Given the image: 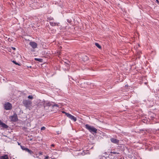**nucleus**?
Wrapping results in <instances>:
<instances>
[{
  "label": "nucleus",
  "instance_id": "obj_8",
  "mask_svg": "<svg viewBox=\"0 0 159 159\" xmlns=\"http://www.w3.org/2000/svg\"><path fill=\"white\" fill-rule=\"evenodd\" d=\"M30 45L33 48H37V44L35 42H30L29 43Z\"/></svg>",
  "mask_w": 159,
  "mask_h": 159
},
{
  "label": "nucleus",
  "instance_id": "obj_20",
  "mask_svg": "<svg viewBox=\"0 0 159 159\" xmlns=\"http://www.w3.org/2000/svg\"><path fill=\"white\" fill-rule=\"evenodd\" d=\"M111 153H112L113 154H119V153H117V152H111Z\"/></svg>",
  "mask_w": 159,
  "mask_h": 159
},
{
  "label": "nucleus",
  "instance_id": "obj_23",
  "mask_svg": "<svg viewBox=\"0 0 159 159\" xmlns=\"http://www.w3.org/2000/svg\"><path fill=\"white\" fill-rule=\"evenodd\" d=\"M49 158V157L48 156H47L45 157V159H48Z\"/></svg>",
  "mask_w": 159,
  "mask_h": 159
},
{
  "label": "nucleus",
  "instance_id": "obj_25",
  "mask_svg": "<svg viewBox=\"0 0 159 159\" xmlns=\"http://www.w3.org/2000/svg\"><path fill=\"white\" fill-rule=\"evenodd\" d=\"M63 112V113H64L65 114H66V113H66V112H65V111H63V112Z\"/></svg>",
  "mask_w": 159,
  "mask_h": 159
},
{
  "label": "nucleus",
  "instance_id": "obj_6",
  "mask_svg": "<svg viewBox=\"0 0 159 159\" xmlns=\"http://www.w3.org/2000/svg\"><path fill=\"white\" fill-rule=\"evenodd\" d=\"M11 121L14 122L18 120L17 115L16 113L14 114L13 116L11 117Z\"/></svg>",
  "mask_w": 159,
  "mask_h": 159
},
{
  "label": "nucleus",
  "instance_id": "obj_18",
  "mask_svg": "<svg viewBox=\"0 0 159 159\" xmlns=\"http://www.w3.org/2000/svg\"><path fill=\"white\" fill-rule=\"evenodd\" d=\"M28 98L30 99H32L33 98V97L32 96L29 95L28 96Z\"/></svg>",
  "mask_w": 159,
  "mask_h": 159
},
{
  "label": "nucleus",
  "instance_id": "obj_14",
  "mask_svg": "<svg viewBox=\"0 0 159 159\" xmlns=\"http://www.w3.org/2000/svg\"><path fill=\"white\" fill-rule=\"evenodd\" d=\"M95 44L99 48H101V46L98 43H95Z\"/></svg>",
  "mask_w": 159,
  "mask_h": 159
},
{
  "label": "nucleus",
  "instance_id": "obj_11",
  "mask_svg": "<svg viewBox=\"0 0 159 159\" xmlns=\"http://www.w3.org/2000/svg\"><path fill=\"white\" fill-rule=\"evenodd\" d=\"M0 126L5 128H7L8 127V126L7 125L3 123Z\"/></svg>",
  "mask_w": 159,
  "mask_h": 159
},
{
  "label": "nucleus",
  "instance_id": "obj_5",
  "mask_svg": "<svg viewBox=\"0 0 159 159\" xmlns=\"http://www.w3.org/2000/svg\"><path fill=\"white\" fill-rule=\"evenodd\" d=\"M21 148L23 150H25L26 152H28L30 154H31L33 153V151H31V150L29 149L28 148H25V147L24 146H20Z\"/></svg>",
  "mask_w": 159,
  "mask_h": 159
},
{
  "label": "nucleus",
  "instance_id": "obj_27",
  "mask_svg": "<svg viewBox=\"0 0 159 159\" xmlns=\"http://www.w3.org/2000/svg\"><path fill=\"white\" fill-rule=\"evenodd\" d=\"M156 0L157 2L159 3V1H158V0Z\"/></svg>",
  "mask_w": 159,
  "mask_h": 159
},
{
  "label": "nucleus",
  "instance_id": "obj_10",
  "mask_svg": "<svg viewBox=\"0 0 159 159\" xmlns=\"http://www.w3.org/2000/svg\"><path fill=\"white\" fill-rule=\"evenodd\" d=\"M8 156L7 154L1 156L0 157V159H8Z\"/></svg>",
  "mask_w": 159,
  "mask_h": 159
},
{
  "label": "nucleus",
  "instance_id": "obj_26",
  "mask_svg": "<svg viewBox=\"0 0 159 159\" xmlns=\"http://www.w3.org/2000/svg\"><path fill=\"white\" fill-rule=\"evenodd\" d=\"M51 146L52 147H54V145L53 144H52L51 145Z\"/></svg>",
  "mask_w": 159,
  "mask_h": 159
},
{
  "label": "nucleus",
  "instance_id": "obj_22",
  "mask_svg": "<svg viewBox=\"0 0 159 159\" xmlns=\"http://www.w3.org/2000/svg\"><path fill=\"white\" fill-rule=\"evenodd\" d=\"M42 152H40L39 153V155H42Z\"/></svg>",
  "mask_w": 159,
  "mask_h": 159
},
{
  "label": "nucleus",
  "instance_id": "obj_7",
  "mask_svg": "<svg viewBox=\"0 0 159 159\" xmlns=\"http://www.w3.org/2000/svg\"><path fill=\"white\" fill-rule=\"evenodd\" d=\"M52 102H50L48 101H46L44 102V107H50L51 106H52Z\"/></svg>",
  "mask_w": 159,
  "mask_h": 159
},
{
  "label": "nucleus",
  "instance_id": "obj_13",
  "mask_svg": "<svg viewBox=\"0 0 159 159\" xmlns=\"http://www.w3.org/2000/svg\"><path fill=\"white\" fill-rule=\"evenodd\" d=\"M88 57L87 56L85 55L83 57V60L84 61H86L88 60Z\"/></svg>",
  "mask_w": 159,
  "mask_h": 159
},
{
  "label": "nucleus",
  "instance_id": "obj_3",
  "mask_svg": "<svg viewBox=\"0 0 159 159\" xmlns=\"http://www.w3.org/2000/svg\"><path fill=\"white\" fill-rule=\"evenodd\" d=\"M12 105L9 102L6 103L4 105V107L5 109L6 110H9L12 108Z\"/></svg>",
  "mask_w": 159,
  "mask_h": 159
},
{
  "label": "nucleus",
  "instance_id": "obj_19",
  "mask_svg": "<svg viewBox=\"0 0 159 159\" xmlns=\"http://www.w3.org/2000/svg\"><path fill=\"white\" fill-rule=\"evenodd\" d=\"M46 129V128L45 127H41V130H45V129Z\"/></svg>",
  "mask_w": 159,
  "mask_h": 159
},
{
  "label": "nucleus",
  "instance_id": "obj_21",
  "mask_svg": "<svg viewBox=\"0 0 159 159\" xmlns=\"http://www.w3.org/2000/svg\"><path fill=\"white\" fill-rule=\"evenodd\" d=\"M2 123L3 122L1 121L0 120V126L2 125Z\"/></svg>",
  "mask_w": 159,
  "mask_h": 159
},
{
  "label": "nucleus",
  "instance_id": "obj_9",
  "mask_svg": "<svg viewBox=\"0 0 159 159\" xmlns=\"http://www.w3.org/2000/svg\"><path fill=\"white\" fill-rule=\"evenodd\" d=\"M111 141L112 143L116 144H118L119 142V140L114 138L111 139Z\"/></svg>",
  "mask_w": 159,
  "mask_h": 159
},
{
  "label": "nucleus",
  "instance_id": "obj_2",
  "mask_svg": "<svg viewBox=\"0 0 159 159\" xmlns=\"http://www.w3.org/2000/svg\"><path fill=\"white\" fill-rule=\"evenodd\" d=\"M23 103L25 106L26 108L30 107L32 104V102L29 100H24L23 101Z\"/></svg>",
  "mask_w": 159,
  "mask_h": 159
},
{
  "label": "nucleus",
  "instance_id": "obj_16",
  "mask_svg": "<svg viewBox=\"0 0 159 159\" xmlns=\"http://www.w3.org/2000/svg\"><path fill=\"white\" fill-rule=\"evenodd\" d=\"M59 107V106L58 104H55V103H54L53 104H52V107Z\"/></svg>",
  "mask_w": 159,
  "mask_h": 159
},
{
  "label": "nucleus",
  "instance_id": "obj_17",
  "mask_svg": "<svg viewBox=\"0 0 159 159\" xmlns=\"http://www.w3.org/2000/svg\"><path fill=\"white\" fill-rule=\"evenodd\" d=\"M12 61V62H13V63H14V64H15L16 65H20V64H19L18 63L16 62V61H14V60H13V61Z\"/></svg>",
  "mask_w": 159,
  "mask_h": 159
},
{
  "label": "nucleus",
  "instance_id": "obj_24",
  "mask_svg": "<svg viewBox=\"0 0 159 159\" xmlns=\"http://www.w3.org/2000/svg\"><path fill=\"white\" fill-rule=\"evenodd\" d=\"M11 48H12V49H13V50H16V48H15L11 47Z\"/></svg>",
  "mask_w": 159,
  "mask_h": 159
},
{
  "label": "nucleus",
  "instance_id": "obj_28",
  "mask_svg": "<svg viewBox=\"0 0 159 159\" xmlns=\"http://www.w3.org/2000/svg\"><path fill=\"white\" fill-rule=\"evenodd\" d=\"M18 145H20V143H19L18 142Z\"/></svg>",
  "mask_w": 159,
  "mask_h": 159
},
{
  "label": "nucleus",
  "instance_id": "obj_12",
  "mask_svg": "<svg viewBox=\"0 0 159 159\" xmlns=\"http://www.w3.org/2000/svg\"><path fill=\"white\" fill-rule=\"evenodd\" d=\"M50 25L52 26H55L56 25H58L55 22H50Z\"/></svg>",
  "mask_w": 159,
  "mask_h": 159
},
{
  "label": "nucleus",
  "instance_id": "obj_15",
  "mask_svg": "<svg viewBox=\"0 0 159 159\" xmlns=\"http://www.w3.org/2000/svg\"><path fill=\"white\" fill-rule=\"evenodd\" d=\"M34 60L36 61H38L39 62H42L43 61V59H42L40 58H35L34 59Z\"/></svg>",
  "mask_w": 159,
  "mask_h": 159
},
{
  "label": "nucleus",
  "instance_id": "obj_1",
  "mask_svg": "<svg viewBox=\"0 0 159 159\" xmlns=\"http://www.w3.org/2000/svg\"><path fill=\"white\" fill-rule=\"evenodd\" d=\"M85 126L86 128L88 129L89 130V131L90 132L92 133H97V129L93 126H90L88 124L86 125Z\"/></svg>",
  "mask_w": 159,
  "mask_h": 159
},
{
  "label": "nucleus",
  "instance_id": "obj_4",
  "mask_svg": "<svg viewBox=\"0 0 159 159\" xmlns=\"http://www.w3.org/2000/svg\"><path fill=\"white\" fill-rule=\"evenodd\" d=\"M66 115L70 119L72 120H73L74 121H76L77 119L74 116L71 115L69 113H66Z\"/></svg>",
  "mask_w": 159,
  "mask_h": 159
}]
</instances>
